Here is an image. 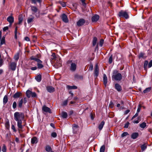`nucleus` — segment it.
<instances>
[{"label":"nucleus","mask_w":152,"mask_h":152,"mask_svg":"<svg viewBox=\"0 0 152 152\" xmlns=\"http://www.w3.org/2000/svg\"><path fill=\"white\" fill-rule=\"evenodd\" d=\"M14 119L17 122V125L18 130H20L23 129V126L26 124V123L23 125H22V121L24 118V115L23 113L19 112H16L14 113Z\"/></svg>","instance_id":"nucleus-1"},{"label":"nucleus","mask_w":152,"mask_h":152,"mask_svg":"<svg viewBox=\"0 0 152 152\" xmlns=\"http://www.w3.org/2000/svg\"><path fill=\"white\" fill-rule=\"evenodd\" d=\"M51 59H55L56 64L58 66V67L61 66V58L59 57H56L55 53H52L51 55Z\"/></svg>","instance_id":"nucleus-2"},{"label":"nucleus","mask_w":152,"mask_h":152,"mask_svg":"<svg viewBox=\"0 0 152 152\" xmlns=\"http://www.w3.org/2000/svg\"><path fill=\"white\" fill-rule=\"evenodd\" d=\"M68 64H70V70L72 71H75L77 68V64L72 62V61H68L67 62Z\"/></svg>","instance_id":"nucleus-3"},{"label":"nucleus","mask_w":152,"mask_h":152,"mask_svg":"<svg viewBox=\"0 0 152 152\" xmlns=\"http://www.w3.org/2000/svg\"><path fill=\"white\" fill-rule=\"evenodd\" d=\"M8 65L9 69L12 71H14L16 69L17 62L11 61L10 63L8 64Z\"/></svg>","instance_id":"nucleus-4"},{"label":"nucleus","mask_w":152,"mask_h":152,"mask_svg":"<svg viewBox=\"0 0 152 152\" xmlns=\"http://www.w3.org/2000/svg\"><path fill=\"white\" fill-rule=\"evenodd\" d=\"M118 15L120 17H123L126 19H127L129 18V16L127 13L121 10L119 12Z\"/></svg>","instance_id":"nucleus-5"},{"label":"nucleus","mask_w":152,"mask_h":152,"mask_svg":"<svg viewBox=\"0 0 152 152\" xmlns=\"http://www.w3.org/2000/svg\"><path fill=\"white\" fill-rule=\"evenodd\" d=\"M122 77L120 73H118L116 75H113L112 77L113 79L116 80H121Z\"/></svg>","instance_id":"nucleus-6"},{"label":"nucleus","mask_w":152,"mask_h":152,"mask_svg":"<svg viewBox=\"0 0 152 152\" xmlns=\"http://www.w3.org/2000/svg\"><path fill=\"white\" fill-rule=\"evenodd\" d=\"M73 132L76 133L79 130V127L77 125L74 124L72 126Z\"/></svg>","instance_id":"nucleus-7"},{"label":"nucleus","mask_w":152,"mask_h":152,"mask_svg":"<svg viewBox=\"0 0 152 152\" xmlns=\"http://www.w3.org/2000/svg\"><path fill=\"white\" fill-rule=\"evenodd\" d=\"M99 69L98 66V65L96 64L95 65V68L94 70V76L96 78L99 75Z\"/></svg>","instance_id":"nucleus-8"},{"label":"nucleus","mask_w":152,"mask_h":152,"mask_svg":"<svg viewBox=\"0 0 152 152\" xmlns=\"http://www.w3.org/2000/svg\"><path fill=\"white\" fill-rule=\"evenodd\" d=\"M7 20L9 23L10 26H11L14 22V18L12 16H10L7 18Z\"/></svg>","instance_id":"nucleus-9"},{"label":"nucleus","mask_w":152,"mask_h":152,"mask_svg":"<svg viewBox=\"0 0 152 152\" xmlns=\"http://www.w3.org/2000/svg\"><path fill=\"white\" fill-rule=\"evenodd\" d=\"M85 22V20L84 19H80L77 22V25L80 26L83 25Z\"/></svg>","instance_id":"nucleus-10"},{"label":"nucleus","mask_w":152,"mask_h":152,"mask_svg":"<svg viewBox=\"0 0 152 152\" xmlns=\"http://www.w3.org/2000/svg\"><path fill=\"white\" fill-rule=\"evenodd\" d=\"M42 110L43 112H48L50 113H51L50 108L45 106H43Z\"/></svg>","instance_id":"nucleus-11"},{"label":"nucleus","mask_w":152,"mask_h":152,"mask_svg":"<svg viewBox=\"0 0 152 152\" xmlns=\"http://www.w3.org/2000/svg\"><path fill=\"white\" fill-rule=\"evenodd\" d=\"M61 18L62 20L65 23H67L68 21V20L66 15L65 14H63L61 15Z\"/></svg>","instance_id":"nucleus-12"},{"label":"nucleus","mask_w":152,"mask_h":152,"mask_svg":"<svg viewBox=\"0 0 152 152\" xmlns=\"http://www.w3.org/2000/svg\"><path fill=\"white\" fill-rule=\"evenodd\" d=\"M31 10L33 14H35V13L37 12L38 10V8L37 7L34 6H31Z\"/></svg>","instance_id":"nucleus-13"},{"label":"nucleus","mask_w":152,"mask_h":152,"mask_svg":"<svg viewBox=\"0 0 152 152\" xmlns=\"http://www.w3.org/2000/svg\"><path fill=\"white\" fill-rule=\"evenodd\" d=\"M47 91L50 92H53L55 91V89L52 86H48L47 87Z\"/></svg>","instance_id":"nucleus-14"},{"label":"nucleus","mask_w":152,"mask_h":152,"mask_svg":"<svg viewBox=\"0 0 152 152\" xmlns=\"http://www.w3.org/2000/svg\"><path fill=\"white\" fill-rule=\"evenodd\" d=\"M99 18V16L97 15H96L92 17L91 20L93 22L97 21Z\"/></svg>","instance_id":"nucleus-15"},{"label":"nucleus","mask_w":152,"mask_h":152,"mask_svg":"<svg viewBox=\"0 0 152 152\" xmlns=\"http://www.w3.org/2000/svg\"><path fill=\"white\" fill-rule=\"evenodd\" d=\"M115 89L119 92L121 91L122 90L121 86L118 84L116 83L115 86Z\"/></svg>","instance_id":"nucleus-16"},{"label":"nucleus","mask_w":152,"mask_h":152,"mask_svg":"<svg viewBox=\"0 0 152 152\" xmlns=\"http://www.w3.org/2000/svg\"><path fill=\"white\" fill-rule=\"evenodd\" d=\"M103 83L105 87L106 86L107 83V79L106 75L104 74L103 77Z\"/></svg>","instance_id":"nucleus-17"},{"label":"nucleus","mask_w":152,"mask_h":152,"mask_svg":"<svg viewBox=\"0 0 152 152\" xmlns=\"http://www.w3.org/2000/svg\"><path fill=\"white\" fill-rule=\"evenodd\" d=\"M139 136V134L137 132H134L132 134L131 138L133 139H136Z\"/></svg>","instance_id":"nucleus-18"},{"label":"nucleus","mask_w":152,"mask_h":152,"mask_svg":"<svg viewBox=\"0 0 152 152\" xmlns=\"http://www.w3.org/2000/svg\"><path fill=\"white\" fill-rule=\"evenodd\" d=\"M22 95V94L20 92H17L15 93L13 96V97L16 99Z\"/></svg>","instance_id":"nucleus-19"},{"label":"nucleus","mask_w":152,"mask_h":152,"mask_svg":"<svg viewBox=\"0 0 152 152\" xmlns=\"http://www.w3.org/2000/svg\"><path fill=\"white\" fill-rule=\"evenodd\" d=\"M38 142L37 139L36 137H34L31 139V143L34 144L37 143Z\"/></svg>","instance_id":"nucleus-20"},{"label":"nucleus","mask_w":152,"mask_h":152,"mask_svg":"<svg viewBox=\"0 0 152 152\" xmlns=\"http://www.w3.org/2000/svg\"><path fill=\"white\" fill-rule=\"evenodd\" d=\"M23 102V99H22L20 100H18V106L19 108H21L22 106Z\"/></svg>","instance_id":"nucleus-21"},{"label":"nucleus","mask_w":152,"mask_h":152,"mask_svg":"<svg viewBox=\"0 0 152 152\" xmlns=\"http://www.w3.org/2000/svg\"><path fill=\"white\" fill-rule=\"evenodd\" d=\"M0 45H2L5 43V37L4 36L2 38L0 37Z\"/></svg>","instance_id":"nucleus-22"},{"label":"nucleus","mask_w":152,"mask_h":152,"mask_svg":"<svg viewBox=\"0 0 152 152\" xmlns=\"http://www.w3.org/2000/svg\"><path fill=\"white\" fill-rule=\"evenodd\" d=\"M32 92L29 90H27L26 92V96L28 98H30Z\"/></svg>","instance_id":"nucleus-23"},{"label":"nucleus","mask_w":152,"mask_h":152,"mask_svg":"<svg viewBox=\"0 0 152 152\" xmlns=\"http://www.w3.org/2000/svg\"><path fill=\"white\" fill-rule=\"evenodd\" d=\"M104 124V121H102L99 126L98 128L99 130H101L102 129Z\"/></svg>","instance_id":"nucleus-24"},{"label":"nucleus","mask_w":152,"mask_h":152,"mask_svg":"<svg viewBox=\"0 0 152 152\" xmlns=\"http://www.w3.org/2000/svg\"><path fill=\"white\" fill-rule=\"evenodd\" d=\"M8 97L7 95H5L3 98V103L4 105L6 104L8 101Z\"/></svg>","instance_id":"nucleus-25"},{"label":"nucleus","mask_w":152,"mask_h":152,"mask_svg":"<svg viewBox=\"0 0 152 152\" xmlns=\"http://www.w3.org/2000/svg\"><path fill=\"white\" fill-rule=\"evenodd\" d=\"M31 18H28L27 20V22L28 23H30L31 22L33 21V20L34 19V17L31 15Z\"/></svg>","instance_id":"nucleus-26"},{"label":"nucleus","mask_w":152,"mask_h":152,"mask_svg":"<svg viewBox=\"0 0 152 152\" xmlns=\"http://www.w3.org/2000/svg\"><path fill=\"white\" fill-rule=\"evenodd\" d=\"M31 60H35V61H36L37 62H42V61H41L40 59L33 56L31 57Z\"/></svg>","instance_id":"nucleus-27"},{"label":"nucleus","mask_w":152,"mask_h":152,"mask_svg":"<svg viewBox=\"0 0 152 152\" xmlns=\"http://www.w3.org/2000/svg\"><path fill=\"white\" fill-rule=\"evenodd\" d=\"M35 79L37 82H40L41 80V75H38L35 77Z\"/></svg>","instance_id":"nucleus-28"},{"label":"nucleus","mask_w":152,"mask_h":152,"mask_svg":"<svg viewBox=\"0 0 152 152\" xmlns=\"http://www.w3.org/2000/svg\"><path fill=\"white\" fill-rule=\"evenodd\" d=\"M45 150L47 151L48 152H54L52 151L51 147L49 145L47 146L46 147Z\"/></svg>","instance_id":"nucleus-29"},{"label":"nucleus","mask_w":152,"mask_h":152,"mask_svg":"<svg viewBox=\"0 0 152 152\" xmlns=\"http://www.w3.org/2000/svg\"><path fill=\"white\" fill-rule=\"evenodd\" d=\"M139 126L140 128L144 129L146 126V124L145 122H143L141 124H140Z\"/></svg>","instance_id":"nucleus-30"},{"label":"nucleus","mask_w":152,"mask_h":152,"mask_svg":"<svg viewBox=\"0 0 152 152\" xmlns=\"http://www.w3.org/2000/svg\"><path fill=\"white\" fill-rule=\"evenodd\" d=\"M42 61L41 62H37V66L38 68L39 69H40L43 67L44 66L42 64Z\"/></svg>","instance_id":"nucleus-31"},{"label":"nucleus","mask_w":152,"mask_h":152,"mask_svg":"<svg viewBox=\"0 0 152 152\" xmlns=\"http://www.w3.org/2000/svg\"><path fill=\"white\" fill-rule=\"evenodd\" d=\"M147 146L145 144H144L141 146V148L142 151H144L147 148Z\"/></svg>","instance_id":"nucleus-32"},{"label":"nucleus","mask_w":152,"mask_h":152,"mask_svg":"<svg viewBox=\"0 0 152 152\" xmlns=\"http://www.w3.org/2000/svg\"><path fill=\"white\" fill-rule=\"evenodd\" d=\"M19 58V56L18 53H17L15 55L14 57V58L16 62L18 60Z\"/></svg>","instance_id":"nucleus-33"},{"label":"nucleus","mask_w":152,"mask_h":152,"mask_svg":"<svg viewBox=\"0 0 152 152\" xmlns=\"http://www.w3.org/2000/svg\"><path fill=\"white\" fill-rule=\"evenodd\" d=\"M151 87H149L146 88L145 90H144L143 91V92L144 93H147L148 92H149L151 90Z\"/></svg>","instance_id":"nucleus-34"},{"label":"nucleus","mask_w":152,"mask_h":152,"mask_svg":"<svg viewBox=\"0 0 152 152\" xmlns=\"http://www.w3.org/2000/svg\"><path fill=\"white\" fill-rule=\"evenodd\" d=\"M67 88L69 89H76L77 88V87L75 86H67Z\"/></svg>","instance_id":"nucleus-35"},{"label":"nucleus","mask_w":152,"mask_h":152,"mask_svg":"<svg viewBox=\"0 0 152 152\" xmlns=\"http://www.w3.org/2000/svg\"><path fill=\"white\" fill-rule=\"evenodd\" d=\"M145 53H140L138 56V57L139 58H144V57H146V56H145Z\"/></svg>","instance_id":"nucleus-36"},{"label":"nucleus","mask_w":152,"mask_h":152,"mask_svg":"<svg viewBox=\"0 0 152 152\" xmlns=\"http://www.w3.org/2000/svg\"><path fill=\"white\" fill-rule=\"evenodd\" d=\"M97 41V38L96 37H94L93 38V46H94L96 44V43Z\"/></svg>","instance_id":"nucleus-37"},{"label":"nucleus","mask_w":152,"mask_h":152,"mask_svg":"<svg viewBox=\"0 0 152 152\" xmlns=\"http://www.w3.org/2000/svg\"><path fill=\"white\" fill-rule=\"evenodd\" d=\"M23 17L22 16H20L18 18L19 22L18 24H20L23 20Z\"/></svg>","instance_id":"nucleus-38"},{"label":"nucleus","mask_w":152,"mask_h":152,"mask_svg":"<svg viewBox=\"0 0 152 152\" xmlns=\"http://www.w3.org/2000/svg\"><path fill=\"white\" fill-rule=\"evenodd\" d=\"M105 149V146L104 145H102L100 149V152H104Z\"/></svg>","instance_id":"nucleus-39"},{"label":"nucleus","mask_w":152,"mask_h":152,"mask_svg":"<svg viewBox=\"0 0 152 152\" xmlns=\"http://www.w3.org/2000/svg\"><path fill=\"white\" fill-rule=\"evenodd\" d=\"M2 151L3 152H6L7 147L5 144H3L2 148Z\"/></svg>","instance_id":"nucleus-40"},{"label":"nucleus","mask_w":152,"mask_h":152,"mask_svg":"<svg viewBox=\"0 0 152 152\" xmlns=\"http://www.w3.org/2000/svg\"><path fill=\"white\" fill-rule=\"evenodd\" d=\"M61 115L63 118H66L67 116V113L65 112H63L62 113Z\"/></svg>","instance_id":"nucleus-41"},{"label":"nucleus","mask_w":152,"mask_h":152,"mask_svg":"<svg viewBox=\"0 0 152 152\" xmlns=\"http://www.w3.org/2000/svg\"><path fill=\"white\" fill-rule=\"evenodd\" d=\"M32 2V3L35 4L37 2L40 3L42 1V0H31Z\"/></svg>","instance_id":"nucleus-42"},{"label":"nucleus","mask_w":152,"mask_h":152,"mask_svg":"<svg viewBox=\"0 0 152 152\" xmlns=\"http://www.w3.org/2000/svg\"><path fill=\"white\" fill-rule=\"evenodd\" d=\"M59 3L62 5V6L63 7H65L66 6V3L64 2H63L61 1H59Z\"/></svg>","instance_id":"nucleus-43"},{"label":"nucleus","mask_w":152,"mask_h":152,"mask_svg":"<svg viewBox=\"0 0 152 152\" xmlns=\"http://www.w3.org/2000/svg\"><path fill=\"white\" fill-rule=\"evenodd\" d=\"M113 61V55H111L109 57L108 60V62L110 64H111Z\"/></svg>","instance_id":"nucleus-44"},{"label":"nucleus","mask_w":152,"mask_h":152,"mask_svg":"<svg viewBox=\"0 0 152 152\" xmlns=\"http://www.w3.org/2000/svg\"><path fill=\"white\" fill-rule=\"evenodd\" d=\"M51 136L53 137H56L57 136V133L55 132H53L51 134Z\"/></svg>","instance_id":"nucleus-45"},{"label":"nucleus","mask_w":152,"mask_h":152,"mask_svg":"<svg viewBox=\"0 0 152 152\" xmlns=\"http://www.w3.org/2000/svg\"><path fill=\"white\" fill-rule=\"evenodd\" d=\"M129 135L128 133L126 132H124L121 135V137H123Z\"/></svg>","instance_id":"nucleus-46"},{"label":"nucleus","mask_w":152,"mask_h":152,"mask_svg":"<svg viewBox=\"0 0 152 152\" xmlns=\"http://www.w3.org/2000/svg\"><path fill=\"white\" fill-rule=\"evenodd\" d=\"M11 129L14 132H16L17 131V130L15 126L13 124H12L11 125Z\"/></svg>","instance_id":"nucleus-47"},{"label":"nucleus","mask_w":152,"mask_h":152,"mask_svg":"<svg viewBox=\"0 0 152 152\" xmlns=\"http://www.w3.org/2000/svg\"><path fill=\"white\" fill-rule=\"evenodd\" d=\"M104 43V40L103 39H101L99 42V45L100 47H102Z\"/></svg>","instance_id":"nucleus-48"},{"label":"nucleus","mask_w":152,"mask_h":152,"mask_svg":"<svg viewBox=\"0 0 152 152\" xmlns=\"http://www.w3.org/2000/svg\"><path fill=\"white\" fill-rule=\"evenodd\" d=\"M68 101L67 100H66L64 101L62 103V105L64 106H66L67 104Z\"/></svg>","instance_id":"nucleus-49"},{"label":"nucleus","mask_w":152,"mask_h":152,"mask_svg":"<svg viewBox=\"0 0 152 152\" xmlns=\"http://www.w3.org/2000/svg\"><path fill=\"white\" fill-rule=\"evenodd\" d=\"M17 106V103L16 102H14L12 104V107L14 109H15Z\"/></svg>","instance_id":"nucleus-50"},{"label":"nucleus","mask_w":152,"mask_h":152,"mask_svg":"<svg viewBox=\"0 0 152 152\" xmlns=\"http://www.w3.org/2000/svg\"><path fill=\"white\" fill-rule=\"evenodd\" d=\"M148 64V62L147 61H145L144 62V68H146L147 66V65Z\"/></svg>","instance_id":"nucleus-51"},{"label":"nucleus","mask_w":152,"mask_h":152,"mask_svg":"<svg viewBox=\"0 0 152 152\" xmlns=\"http://www.w3.org/2000/svg\"><path fill=\"white\" fill-rule=\"evenodd\" d=\"M31 96V97L33 98L36 97L37 94L36 93H35L34 92H32Z\"/></svg>","instance_id":"nucleus-52"},{"label":"nucleus","mask_w":152,"mask_h":152,"mask_svg":"<svg viewBox=\"0 0 152 152\" xmlns=\"http://www.w3.org/2000/svg\"><path fill=\"white\" fill-rule=\"evenodd\" d=\"M93 66L92 64H91L90 65L88 69L92 71L93 70Z\"/></svg>","instance_id":"nucleus-53"},{"label":"nucleus","mask_w":152,"mask_h":152,"mask_svg":"<svg viewBox=\"0 0 152 152\" xmlns=\"http://www.w3.org/2000/svg\"><path fill=\"white\" fill-rule=\"evenodd\" d=\"M129 124V122H127L125 124V125L124 126V128H128Z\"/></svg>","instance_id":"nucleus-54"},{"label":"nucleus","mask_w":152,"mask_h":152,"mask_svg":"<svg viewBox=\"0 0 152 152\" xmlns=\"http://www.w3.org/2000/svg\"><path fill=\"white\" fill-rule=\"evenodd\" d=\"M152 66V61H151L148 64V67L150 68Z\"/></svg>","instance_id":"nucleus-55"},{"label":"nucleus","mask_w":152,"mask_h":152,"mask_svg":"<svg viewBox=\"0 0 152 152\" xmlns=\"http://www.w3.org/2000/svg\"><path fill=\"white\" fill-rule=\"evenodd\" d=\"M138 115V113H136V114L132 117V120L133 119Z\"/></svg>","instance_id":"nucleus-56"},{"label":"nucleus","mask_w":152,"mask_h":152,"mask_svg":"<svg viewBox=\"0 0 152 152\" xmlns=\"http://www.w3.org/2000/svg\"><path fill=\"white\" fill-rule=\"evenodd\" d=\"M27 102V98L26 97L24 98L23 99V102L24 104H25Z\"/></svg>","instance_id":"nucleus-57"},{"label":"nucleus","mask_w":152,"mask_h":152,"mask_svg":"<svg viewBox=\"0 0 152 152\" xmlns=\"http://www.w3.org/2000/svg\"><path fill=\"white\" fill-rule=\"evenodd\" d=\"M6 126L7 128H8L9 127V122H7L6 123Z\"/></svg>","instance_id":"nucleus-58"},{"label":"nucleus","mask_w":152,"mask_h":152,"mask_svg":"<svg viewBox=\"0 0 152 152\" xmlns=\"http://www.w3.org/2000/svg\"><path fill=\"white\" fill-rule=\"evenodd\" d=\"M9 28L8 26H6L4 27L3 28V30L4 31H5L7 30H8Z\"/></svg>","instance_id":"nucleus-59"},{"label":"nucleus","mask_w":152,"mask_h":152,"mask_svg":"<svg viewBox=\"0 0 152 152\" xmlns=\"http://www.w3.org/2000/svg\"><path fill=\"white\" fill-rule=\"evenodd\" d=\"M10 135L9 134L7 133L6 135V138L7 139H9Z\"/></svg>","instance_id":"nucleus-60"},{"label":"nucleus","mask_w":152,"mask_h":152,"mask_svg":"<svg viewBox=\"0 0 152 152\" xmlns=\"http://www.w3.org/2000/svg\"><path fill=\"white\" fill-rule=\"evenodd\" d=\"M37 69V67L36 66L32 67L31 68V69L32 70H36Z\"/></svg>","instance_id":"nucleus-61"},{"label":"nucleus","mask_w":152,"mask_h":152,"mask_svg":"<svg viewBox=\"0 0 152 152\" xmlns=\"http://www.w3.org/2000/svg\"><path fill=\"white\" fill-rule=\"evenodd\" d=\"M25 40L27 41H30V39L28 37H26L25 38Z\"/></svg>","instance_id":"nucleus-62"},{"label":"nucleus","mask_w":152,"mask_h":152,"mask_svg":"<svg viewBox=\"0 0 152 152\" xmlns=\"http://www.w3.org/2000/svg\"><path fill=\"white\" fill-rule=\"evenodd\" d=\"M140 110H141V107L139 106V107L137 109V113H138L140 111Z\"/></svg>","instance_id":"nucleus-63"},{"label":"nucleus","mask_w":152,"mask_h":152,"mask_svg":"<svg viewBox=\"0 0 152 152\" xmlns=\"http://www.w3.org/2000/svg\"><path fill=\"white\" fill-rule=\"evenodd\" d=\"M113 102H110L109 105V106L111 108H113Z\"/></svg>","instance_id":"nucleus-64"}]
</instances>
